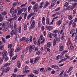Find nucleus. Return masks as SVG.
Listing matches in <instances>:
<instances>
[{"label":"nucleus","instance_id":"5fc2aeb1","mask_svg":"<svg viewBox=\"0 0 77 77\" xmlns=\"http://www.w3.org/2000/svg\"><path fill=\"white\" fill-rule=\"evenodd\" d=\"M41 53V51H39L36 52V54H38V56Z\"/></svg>","mask_w":77,"mask_h":77},{"label":"nucleus","instance_id":"a878e982","mask_svg":"<svg viewBox=\"0 0 77 77\" xmlns=\"http://www.w3.org/2000/svg\"><path fill=\"white\" fill-rule=\"evenodd\" d=\"M31 9H32V6L30 5L28 8V12H30V10H31Z\"/></svg>","mask_w":77,"mask_h":77},{"label":"nucleus","instance_id":"7ed1b4c3","mask_svg":"<svg viewBox=\"0 0 77 77\" xmlns=\"http://www.w3.org/2000/svg\"><path fill=\"white\" fill-rule=\"evenodd\" d=\"M17 33V32L16 29H13L11 32V35H16Z\"/></svg>","mask_w":77,"mask_h":77},{"label":"nucleus","instance_id":"c03bdc74","mask_svg":"<svg viewBox=\"0 0 77 77\" xmlns=\"http://www.w3.org/2000/svg\"><path fill=\"white\" fill-rule=\"evenodd\" d=\"M3 58L5 59V60H8L9 59V58H8V57L7 56H5V57H3Z\"/></svg>","mask_w":77,"mask_h":77},{"label":"nucleus","instance_id":"8fccbe9b","mask_svg":"<svg viewBox=\"0 0 77 77\" xmlns=\"http://www.w3.org/2000/svg\"><path fill=\"white\" fill-rule=\"evenodd\" d=\"M2 14L3 15H5L7 14V12L6 11H4L2 12Z\"/></svg>","mask_w":77,"mask_h":77},{"label":"nucleus","instance_id":"b1692460","mask_svg":"<svg viewBox=\"0 0 77 77\" xmlns=\"http://www.w3.org/2000/svg\"><path fill=\"white\" fill-rule=\"evenodd\" d=\"M72 26L74 28L75 27H76V23H75V22H74L72 23Z\"/></svg>","mask_w":77,"mask_h":77},{"label":"nucleus","instance_id":"338daca9","mask_svg":"<svg viewBox=\"0 0 77 77\" xmlns=\"http://www.w3.org/2000/svg\"><path fill=\"white\" fill-rule=\"evenodd\" d=\"M2 41H3L4 43H6V41H5V39L4 38H2Z\"/></svg>","mask_w":77,"mask_h":77},{"label":"nucleus","instance_id":"37998d69","mask_svg":"<svg viewBox=\"0 0 77 77\" xmlns=\"http://www.w3.org/2000/svg\"><path fill=\"white\" fill-rule=\"evenodd\" d=\"M60 7H58L56 9H55V12H57L58 11H59V10H60Z\"/></svg>","mask_w":77,"mask_h":77},{"label":"nucleus","instance_id":"2f4dec72","mask_svg":"<svg viewBox=\"0 0 77 77\" xmlns=\"http://www.w3.org/2000/svg\"><path fill=\"white\" fill-rule=\"evenodd\" d=\"M56 40H55V39H54V41L53 42V45L54 47H55V46H56Z\"/></svg>","mask_w":77,"mask_h":77},{"label":"nucleus","instance_id":"4be33fe9","mask_svg":"<svg viewBox=\"0 0 77 77\" xmlns=\"http://www.w3.org/2000/svg\"><path fill=\"white\" fill-rule=\"evenodd\" d=\"M32 72L33 73H35V74H38L39 73V72L36 70H33Z\"/></svg>","mask_w":77,"mask_h":77},{"label":"nucleus","instance_id":"6ab92c4d","mask_svg":"<svg viewBox=\"0 0 77 77\" xmlns=\"http://www.w3.org/2000/svg\"><path fill=\"white\" fill-rule=\"evenodd\" d=\"M22 12H23V10H22V9L18 11L17 13V15H20V14H21Z\"/></svg>","mask_w":77,"mask_h":77},{"label":"nucleus","instance_id":"bb28decb","mask_svg":"<svg viewBox=\"0 0 77 77\" xmlns=\"http://www.w3.org/2000/svg\"><path fill=\"white\" fill-rule=\"evenodd\" d=\"M18 33H21V26H19L18 29Z\"/></svg>","mask_w":77,"mask_h":77},{"label":"nucleus","instance_id":"4c0bfd02","mask_svg":"<svg viewBox=\"0 0 77 77\" xmlns=\"http://www.w3.org/2000/svg\"><path fill=\"white\" fill-rule=\"evenodd\" d=\"M8 72V71L6 69H4L2 71V72L3 73H4L5 72V73H7V72Z\"/></svg>","mask_w":77,"mask_h":77},{"label":"nucleus","instance_id":"79ce46f5","mask_svg":"<svg viewBox=\"0 0 77 77\" xmlns=\"http://www.w3.org/2000/svg\"><path fill=\"white\" fill-rule=\"evenodd\" d=\"M72 69V67H70L69 69L67 71V73H69V72L70 71H71Z\"/></svg>","mask_w":77,"mask_h":77},{"label":"nucleus","instance_id":"cd10ccee","mask_svg":"<svg viewBox=\"0 0 77 77\" xmlns=\"http://www.w3.org/2000/svg\"><path fill=\"white\" fill-rule=\"evenodd\" d=\"M46 24H49V18H47L46 21Z\"/></svg>","mask_w":77,"mask_h":77},{"label":"nucleus","instance_id":"f8f14e48","mask_svg":"<svg viewBox=\"0 0 77 77\" xmlns=\"http://www.w3.org/2000/svg\"><path fill=\"white\" fill-rule=\"evenodd\" d=\"M21 48H22V47H19L18 48H17L15 50V52H18L20 50H21Z\"/></svg>","mask_w":77,"mask_h":77},{"label":"nucleus","instance_id":"1a4fd4ad","mask_svg":"<svg viewBox=\"0 0 77 77\" xmlns=\"http://www.w3.org/2000/svg\"><path fill=\"white\" fill-rule=\"evenodd\" d=\"M64 50V46H59V51H62Z\"/></svg>","mask_w":77,"mask_h":77},{"label":"nucleus","instance_id":"e2e57ef3","mask_svg":"<svg viewBox=\"0 0 77 77\" xmlns=\"http://www.w3.org/2000/svg\"><path fill=\"white\" fill-rule=\"evenodd\" d=\"M65 37V35H63V34H62L61 37V39L63 40L64 39V37Z\"/></svg>","mask_w":77,"mask_h":77},{"label":"nucleus","instance_id":"423d86ee","mask_svg":"<svg viewBox=\"0 0 77 77\" xmlns=\"http://www.w3.org/2000/svg\"><path fill=\"white\" fill-rule=\"evenodd\" d=\"M23 28L25 30H26L27 29V24L25 23L23 24Z\"/></svg>","mask_w":77,"mask_h":77},{"label":"nucleus","instance_id":"bf43d9fd","mask_svg":"<svg viewBox=\"0 0 77 77\" xmlns=\"http://www.w3.org/2000/svg\"><path fill=\"white\" fill-rule=\"evenodd\" d=\"M14 20V19L12 18L11 19H9L8 20V21H9V22H10V23H11V22H12V20Z\"/></svg>","mask_w":77,"mask_h":77},{"label":"nucleus","instance_id":"c85d7f7f","mask_svg":"<svg viewBox=\"0 0 77 77\" xmlns=\"http://www.w3.org/2000/svg\"><path fill=\"white\" fill-rule=\"evenodd\" d=\"M10 64H11V63H7L5 64V65H4V67H6V66H9V65H10Z\"/></svg>","mask_w":77,"mask_h":77},{"label":"nucleus","instance_id":"603ef678","mask_svg":"<svg viewBox=\"0 0 77 77\" xmlns=\"http://www.w3.org/2000/svg\"><path fill=\"white\" fill-rule=\"evenodd\" d=\"M73 21V20H71L69 21V26H71Z\"/></svg>","mask_w":77,"mask_h":77},{"label":"nucleus","instance_id":"20e7f679","mask_svg":"<svg viewBox=\"0 0 77 77\" xmlns=\"http://www.w3.org/2000/svg\"><path fill=\"white\" fill-rule=\"evenodd\" d=\"M2 56L3 57H5V56H8V53L6 51H3L2 53Z\"/></svg>","mask_w":77,"mask_h":77},{"label":"nucleus","instance_id":"de8ad7c7","mask_svg":"<svg viewBox=\"0 0 77 77\" xmlns=\"http://www.w3.org/2000/svg\"><path fill=\"white\" fill-rule=\"evenodd\" d=\"M39 59V57H37L34 60V62H36V61H38Z\"/></svg>","mask_w":77,"mask_h":77},{"label":"nucleus","instance_id":"13d9d810","mask_svg":"<svg viewBox=\"0 0 77 77\" xmlns=\"http://www.w3.org/2000/svg\"><path fill=\"white\" fill-rule=\"evenodd\" d=\"M65 57H66V58H67L68 59H70L69 57L67 54H66L65 55Z\"/></svg>","mask_w":77,"mask_h":77},{"label":"nucleus","instance_id":"6e6552de","mask_svg":"<svg viewBox=\"0 0 77 77\" xmlns=\"http://www.w3.org/2000/svg\"><path fill=\"white\" fill-rule=\"evenodd\" d=\"M14 49H11L10 51V56L11 57H12V56L14 55Z\"/></svg>","mask_w":77,"mask_h":77},{"label":"nucleus","instance_id":"052dcab7","mask_svg":"<svg viewBox=\"0 0 77 77\" xmlns=\"http://www.w3.org/2000/svg\"><path fill=\"white\" fill-rule=\"evenodd\" d=\"M69 20H71L72 19V16L70 15L69 17Z\"/></svg>","mask_w":77,"mask_h":77},{"label":"nucleus","instance_id":"864d4df0","mask_svg":"<svg viewBox=\"0 0 77 77\" xmlns=\"http://www.w3.org/2000/svg\"><path fill=\"white\" fill-rule=\"evenodd\" d=\"M75 37V41L77 40V34H76V33H75L74 35Z\"/></svg>","mask_w":77,"mask_h":77},{"label":"nucleus","instance_id":"a211bd4d","mask_svg":"<svg viewBox=\"0 0 77 77\" xmlns=\"http://www.w3.org/2000/svg\"><path fill=\"white\" fill-rule=\"evenodd\" d=\"M39 8H33V10L35 12H37L38 11Z\"/></svg>","mask_w":77,"mask_h":77},{"label":"nucleus","instance_id":"39448f33","mask_svg":"<svg viewBox=\"0 0 77 77\" xmlns=\"http://www.w3.org/2000/svg\"><path fill=\"white\" fill-rule=\"evenodd\" d=\"M35 20L32 21V23L31 24V26H30V29H33L35 27Z\"/></svg>","mask_w":77,"mask_h":77},{"label":"nucleus","instance_id":"774afa93","mask_svg":"<svg viewBox=\"0 0 77 77\" xmlns=\"http://www.w3.org/2000/svg\"><path fill=\"white\" fill-rule=\"evenodd\" d=\"M52 35L53 36H54V37H55V38H56V37H57V34H56V33L53 34Z\"/></svg>","mask_w":77,"mask_h":77},{"label":"nucleus","instance_id":"7c9ffc66","mask_svg":"<svg viewBox=\"0 0 77 77\" xmlns=\"http://www.w3.org/2000/svg\"><path fill=\"white\" fill-rule=\"evenodd\" d=\"M17 5V2H14L12 4L13 6L12 7L14 8H15V6Z\"/></svg>","mask_w":77,"mask_h":77},{"label":"nucleus","instance_id":"c756f323","mask_svg":"<svg viewBox=\"0 0 77 77\" xmlns=\"http://www.w3.org/2000/svg\"><path fill=\"white\" fill-rule=\"evenodd\" d=\"M17 24L14 23V30H17Z\"/></svg>","mask_w":77,"mask_h":77},{"label":"nucleus","instance_id":"f3484780","mask_svg":"<svg viewBox=\"0 0 77 77\" xmlns=\"http://www.w3.org/2000/svg\"><path fill=\"white\" fill-rule=\"evenodd\" d=\"M13 17L14 20H16L17 19V16L16 15H15L14 14H13L12 15Z\"/></svg>","mask_w":77,"mask_h":77},{"label":"nucleus","instance_id":"72a5a7b5","mask_svg":"<svg viewBox=\"0 0 77 77\" xmlns=\"http://www.w3.org/2000/svg\"><path fill=\"white\" fill-rule=\"evenodd\" d=\"M25 41L26 43H29V42H30V41L29 38L26 39Z\"/></svg>","mask_w":77,"mask_h":77},{"label":"nucleus","instance_id":"9b49d317","mask_svg":"<svg viewBox=\"0 0 77 77\" xmlns=\"http://www.w3.org/2000/svg\"><path fill=\"white\" fill-rule=\"evenodd\" d=\"M46 28L48 30H50L52 29V26H46Z\"/></svg>","mask_w":77,"mask_h":77},{"label":"nucleus","instance_id":"3c124183","mask_svg":"<svg viewBox=\"0 0 77 77\" xmlns=\"http://www.w3.org/2000/svg\"><path fill=\"white\" fill-rule=\"evenodd\" d=\"M59 30H57L56 29L54 30L52 32L53 33H56L57 32H58Z\"/></svg>","mask_w":77,"mask_h":77},{"label":"nucleus","instance_id":"49530a36","mask_svg":"<svg viewBox=\"0 0 77 77\" xmlns=\"http://www.w3.org/2000/svg\"><path fill=\"white\" fill-rule=\"evenodd\" d=\"M39 6H38V4H36L34 6V8H38Z\"/></svg>","mask_w":77,"mask_h":77},{"label":"nucleus","instance_id":"09e8293b","mask_svg":"<svg viewBox=\"0 0 77 77\" xmlns=\"http://www.w3.org/2000/svg\"><path fill=\"white\" fill-rule=\"evenodd\" d=\"M61 23H62V21H61V20H59L57 23V25H58V26L60 25V24H61Z\"/></svg>","mask_w":77,"mask_h":77},{"label":"nucleus","instance_id":"a18cd8bd","mask_svg":"<svg viewBox=\"0 0 77 77\" xmlns=\"http://www.w3.org/2000/svg\"><path fill=\"white\" fill-rule=\"evenodd\" d=\"M47 46L48 47H50V46H51V44L50 43V42H48V43L47 44Z\"/></svg>","mask_w":77,"mask_h":77},{"label":"nucleus","instance_id":"393cba45","mask_svg":"<svg viewBox=\"0 0 77 77\" xmlns=\"http://www.w3.org/2000/svg\"><path fill=\"white\" fill-rule=\"evenodd\" d=\"M38 27H40L41 26V21L39 20L38 22Z\"/></svg>","mask_w":77,"mask_h":77},{"label":"nucleus","instance_id":"2eb2a0df","mask_svg":"<svg viewBox=\"0 0 77 77\" xmlns=\"http://www.w3.org/2000/svg\"><path fill=\"white\" fill-rule=\"evenodd\" d=\"M51 67L52 68H54V69H59V67L55 65H52Z\"/></svg>","mask_w":77,"mask_h":77},{"label":"nucleus","instance_id":"4d7b16f0","mask_svg":"<svg viewBox=\"0 0 77 77\" xmlns=\"http://www.w3.org/2000/svg\"><path fill=\"white\" fill-rule=\"evenodd\" d=\"M24 54H22V60H24Z\"/></svg>","mask_w":77,"mask_h":77},{"label":"nucleus","instance_id":"ddd939ff","mask_svg":"<svg viewBox=\"0 0 77 77\" xmlns=\"http://www.w3.org/2000/svg\"><path fill=\"white\" fill-rule=\"evenodd\" d=\"M23 73H27V72H29L30 71L29 70L25 69H23Z\"/></svg>","mask_w":77,"mask_h":77},{"label":"nucleus","instance_id":"ea45409f","mask_svg":"<svg viewBox=\"0 0 77 77\" xmlns=\"http://www.w3.org/2000/svg\"><path fill=\"white\" fill-rule=\"evenodd\" d=\"M32 14L31 13L29 15L27 16V18L28 19H29L30 17L32 16Z\"/></svg>","mask_w":77,"mask_h":77},{"label":"nucleus","instance_id":"aec40b11","mask_svg":"<svg viewBox=\"0 0 77 77\" xmlns=\"http://www.w3.org/2000/svg\"><path fill=\"white\" fill-rule=\"evenodd\" d=\"M5 49V46L4 45H1L0 46V50H3Z\"/></svg>","mask_w":77,"mask_h":77},{"label":"nucleus","instance_id":"a19ab883","mask_svg":"<svg viewBox=\"0 0 77 77\" xmlns=\"http://www.w3.org/2000/svg\"><path fill=\"white\" fill-rule=\"evenodd\" d=\"M9 26L11 29H12V28H13V24L12 23H10L9 25Z\"/></svg>","mask_w":77,"mask_h":77},{"label":"nucleus","instance_id":"9d476101","mask_svg":"<svg viewBox=\"0 0 77 77\" xmlns=\"http://www.w3.org/2000/svg\"><path fill=\"white\" fill-rule=\"evenodd\" d=\"M55 3H56V1H52L51 5V7H49V9H51L53 6H54Z\"/></svg>","mask_w":77,"mask_h":77},{"label":"nucleus","instance_id":"0e129e2a","mask_svg":"<svg viewBox=\"0 0 77 77\" xmlns=\"http://www.w3.org/2000/svg\"><path fill=\"white\" fill-rule=\"evenodd\" d=\"M12 47V45L11 44H9L8 45V48H11Z\"/></svg>","mask_w":77,"mask_h":77},{"label":"nucleus","instance_id":"5701e85b","mask_svg":"<svg viewBox=\"0 0 77 77\" xmlns=\"http://www.w3.org/2000/svg\"><path fill=\"white\" fill-rule=\"evenodd\" d=\"M4 18V16H2V15L0 14V22L2 21V20Z\"/></svg>","mask_w":77,"mask_h":77},{"label":"nucleus","instance_id":"dca6fc26","mask_svg":"<svg viewBox=\"0 0 77 77\" xmlns=\"http://www.w3.org/2000/svg\"><path fill=\"white\" fill-rule=\"evenodd\" d=\"M70 45V47L71 49L72 50H74V45H73V44H71V45Z\"/></svg>","mask_w":77,"mask_h":77},{"label":"nucleus","instance_id":"4468645a","mask_svg":"<svg viewBox=\"0 0 77 77\" xmlns=\"http://www.w3.org/2000/svg\"><path fill=\"white\" fill-rule=\"evenodd\" d=\"M17 66L18 68H20V67H21V63H20V62L19 61H17Z\"/></svg>","mask_w":77,"mask_h":77},{"label":"nucleus","instance_id":"58836bf2","mask_svg":"<svg viewBox=\"0 0 77 77\" xmlns=\"http://www.w3.org/2000/svg\"><path fill=\"white\" fill-rule=\"evenodd\" d=\"M66 9L68 10H70V9H71V7L70 6V5L68 6L67 7Z\"/></svg>","mask_w":77,"mask_h":77},{"label":"nucleus","instance_id":"6e6d98bb","mask_svg":"<svg viewBox=\"0 0 77 77\" xmlns=\"http://www.w3.org/2000/svg\"><path fill=\"white\" fill-rule=\"evenodd\" d=\"M14 9V7H12L10 11V13H12Z\"/></svg>","mask_w":77,"mask_h":77},{"label":"nucleus","instance_id":"f03ea898","mask_svg":"<svg viewBox=\"0 0 77 77\" xmlns=\"http://www.w3.org/2000/svg\"><path fill=\"white\" fill-rule=\"evenodd\" d=\"M34 48H35V46L34 45H31L29 47V53H31L33 50H34Z\"/></svg>","mask_w":77,"mask_h":77},{"label":"nucleus","instance_id":"473e14b6","mask_svg":"<svg viewBox=\"0 0 77 77\" xmlns=\"http://www.w3.org/2000/svg\"><path fill=\"white\" fill-rule=\"evenodd\" d=\"M22 18H23V17L21 16L19 17L18 18V21L19 22H20L22 20Z\"/></svg>","mask_w":77,"mask_h":77},{"label":"nucleus","instance_id":"e433bc0d","mask_svg":"<svg viewBox=\"0 0 77 77\" xmlns=\"http://www.w3.org/2000/svg\"><path fill=\"white\" fill-rule=\"evenodd\" d=\"M68 41L69 42V45H71L72 44H71V39H70V38H68Z\"/></svg>","mask_w":77,"mask_h":77},{"label":"nucleus","instance_id":"680f3d73","mask_svg":"<svg viewBox=\"0 0 77 77\" xmlns=\"http://www.w3.org/2000/svg\"><path fill=\"white\" fill-rule=\"evenodd\" d=\"M17 71H18V69L17 68V67L15 68L14 70V72H17Z\"/></svg>","mask_w":77,"mask_h":77},{"label":"nucleus","instance_id":"f704fd0d","mask_svg":"<svg viewBox=\"0 0 77 77\" xmlns=\"http://www.w3.org/2000/svg\"><path fill=\"white\" fill-rule=\"evenodd\" d=\"M76 5H77V3L75 2L73 4L72 8H75V6H76Z\"/></svg>","mask_w":77,"mask_h":77},{"label":"nucleus","instance_id":"c9c22d12","mask_svg":"<svg viewBox=\"0 0 77 77\" xmlns=\"http://www.w3.org/2000/svg\"><path fill=\"white\" fill-rule=\"evenodd\" d=\"M34 76V74L33 73H31L28 75L29 77H33Z\"/></svg>","mask_w":77,"mask_h":77},{"label":"nucleus","instance_id":"f257e3e1","mask_svg":"<svg viewBox=\"0 0 77 77\" xmlns=\"http://www.w3.org/2000/svg\"><path fill=\"white\" fill-rule=\"evenodd\" d=\"M13 76L14 77H17H17H25L26 76V74L24 75H15L14 73H13L12 74Z\"/></svg>","mask_w":77,"mask_h":77},{"label":"nucleus","instance_id":"0eeeda50","mask_svg":"<svg viewBox=\"0 0 77 77\" xmlns=\"http://www.w3.org/2000/svg\"><path fill=\"white\" fill-rule=\"evenodd\" d=\"M22 15H24V19L25 20L26 18V17H27V12L26 11L24 13H23L22 14Z\"/></svg>","mask_w":77,"mask_h":77},{"label":"nucleus","instance_id":"412c9836","mask_svg":"<svg viewBox=\"0 0 77 77\" xmlns=\"http://www.w3.org/2000/svg\"><path fill=\"white\" fill-rule=\"evenodd\" d=\"M68 52V50H65L63 51L62 53L61 54H64Z\"/></svg>","mask_w":77,"mask_h":77},{"label":"nucleus","instance_id":"69168bd1","mask_svg":"<svg viewBox=\"0 0 77 77\" xmlns=\"http://www.w3.org/2000/svg\"><path fill=\"white\" fill-rule=\"evenodd\" d=\"M10 36L11 35H7L5 37L6 39H9V38H10Z\"/></svg>","mask_w":77,"mask_h":77}]
</instances>
